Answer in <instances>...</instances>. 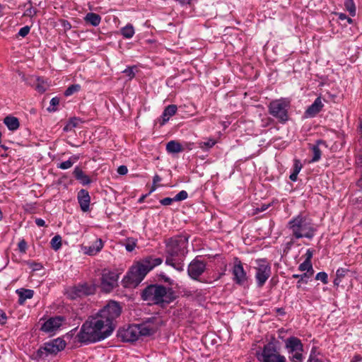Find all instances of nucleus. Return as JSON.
Listing matches in <instances>:
<instances>
[{"label":"nucleus","mask_w":362,"mask_h":362,"mask_svg":"<svg viewBox=\"0 0 362 362\" xmlns=\"http://www.w3.org/2000/svg\"><path fill=\"white\" fill-rule=\"evenodd\" d=\"M47 86H47V83L43 79H42L40 78H37V82L35 84V90L37 92H39L40 93L45 92V90L47 88Z\"/></svg>","instance_id":"nucleus-34"},{"label":"nucleus","mask_w":362,"mask_h":362,"mask_svg":"<svg viewBox=\"0 0 362 362\" xmlns=\"http://www.w3.org/2000/svg\"><path fill=\"white\" fill-rule=\"evenodd\" d=\"M84 21L86 23L96 27L100 23L101 17L97 13L90 12L85 16Z\"/></svg>","instance_id":"nucleus-24"},{"label":"nucleus","mask_w":362,"mask_h":362,"mask_svg":"<svg viewBox=\"0 0 362 362\" xmlns=\"http://www.w3.org/2000/svg\"><path fill=\"white\" fill-rule=\"evenodd\" d=\"M298 270L301 272L306 271L308 274L312 276L314 273V269L311 263V261L305 260L303 263H301L298 267Z\"/></svg>","instance_id":"nucleus-32"},{"label":"nucleus","mask_w":362,"mask_h":362,"mask_svg":"<svg viewBox=\"0 0 362 362\" xmlns=\"http://www.w3.org/2000/svg\"><path fill=\"white\" fill-rule=\"evenodd\" d=\"M188 238L177 235L165 240V261L168 266L176 271H184V261L187 253Z\"/></svg>","instance_id":"nucleus-2"},{"label":"nucleus","mask_w":362,"mask_h":362,"mask_svg":"<svg viewBox=\"0 0 362 362\" xmlns=\"http://www.w3.org/2000/svg\"><path fill=\"white\" fill-rule=\"evenodd\" d=\"M356 163L362 167V154L359 155L356 160Z\"/></svg>","instance_id":"nucleus-63"},{"label":"nucleus","mask_w":362,"mask_h":362,"mask_svg":"<svg viewBox=\"0 0 362 362\" xmlns=\"http://www.w3.org/2000/svg\"><path fill=\"white\" fill-rule=\"evenodd\" d=\"M177 108L175 105H170L167 106L163 113H175Z\"/></svg>","instance_id":"nucleus-45"},{"label":"nucleus","mask_w":362,"mask_h":362,"mask_svg":"<svg viewBox=\"0 0 362 362\" xmlns=\"http://www.w3.org/2000/svg\"><path fill=\"white\" fill-rule=\"evenodd\" d=\"M29 4H30V6L25 10L24 15L27 16H33L36 13V11L31 6V3L29 2Z\"/></svg>","instance_id":"nucleus-48"},{"label":"nucleus","mask_w":362,"mask_h":362,"mask_svg":"<svg viewBox=\"0 0 362 362\" xmlns=\"http://www.w3.org/2000/svg\"><path fill=\"white\" fill-rule=\"evenodd\" d=\"M160 277L165 283H168L170 285H172L173 284V281L170 277L167 276L165 274H161Z\"/></svg>","instance_id":"nucleus-51"},{"label":"nucleus","mask_w":362,"mask_h":362,"mask_svg":"<svg viewBox=\"0 0 362 362\" xmlns=\"http://www.w3.org/2000/svg\"><path fill=\"white\" fill-rule=\"evenodd\" d=\"M361 361H362V356L359 354L355 355L351 361V362H361Z\"/></svg>","instance_id":"nucleus-56"},{"label":"nucleus","mask_w":362,"mask_h":362,"mask_svg":"<svg viewBox=\"0 0 362 362\" xmlns=\"http://www.w3.org/2000/svg\"><path fill=\"white\" fill-rule=\"evenodd\" d=\"M216 144V140L209 138L206 141H199L198 143V146L201 149L204 151H208L211 148Z\"/></svg>","instance_id":"nucleus-30"},{"label":"nucleus","mask_w":362,"mask_h":362,"mask_svg":"<svg viewBox=\"0 0 362 362\" xmlns=\"http://www.w3.org/2000/svg\"><path fill=\"white\" fill-rule=\"evenodd\" d=\"M320 145L327 146L325 144V142L324 141H322V140L317 141L316 145H314L312 148L313 156V158H312L310 162H313V163L317 162L320 159L321 155H322L321 150L320 149V147H319Z\"/></svg>","instance_id":"nucleus-26"},{"label":"nucleus","mask_w":362,"mask_h":362,"mask_svg":"<svg viewBox=\"0 0 362 362\" xmlns=\"http://www.w3.org/2000/svg\"><path fill=\"white\" fill-rule=\"evenodd\" d=\"M136 247V243H127L125 246L126 247V250L128 251V252H132L134 250Z\"/></svg>","instance_id":"nucleus-53"},{"label":"nucleus","mask_w":362,"mask_h":362,"mask_svg":"<svg viewBox=\"0 0 362 362\" xmlns=\"http://www.w3.org/2000/svg\"><path fill=\"white\" fill-rule=\"evenodd\" d=\"M137 327L140 332V337H149L158 329V323L155 322V318H149L144 322L138 324Z\"/></svg>","instance_id":"nucleus-14"},{"label":"nucleus","mask_w":362,"mask_h":362,"mask_svg":"<svg viewBox=\"0 0 362 362\" xmlns=\"http://www.w3.org/2000/svg\"><path fill=\"white\" fill-rule=\"evenodd\" d=\"M81 90V86L78 84H73L67 88L64 92L66 96H70Z\"/></svg>","instance_id":"nucleus-36"},{"label":"nucleus","mask_w":362,"mask_h":362,"mask_svg":"<svg viewBox=\"0 0 362 362\" xmlns=\"http://www.w3.org/2000/svg\"><path fill=\"white\" fill-rule=\"evenodd\" d=\"M288 228L291 230L293 235L297 239L302 238L312 239L315 233V229L311 220L301 214L289 221Z\"/></svg>","instance_id":"nucleus-5"},{"label":"nucleus","mask_w":362,"mask_h":362,"mask_svg":"<svg viewBox=\"0 0 362 362\" xmlns=\"http://www.w3.org/2000/svg\"><path fill=\"white\" fill-rule=\"evenodd\" d=\"M173 202H175L174 197L173 198L166 197V198L161 199L160 201V203L163 206H168V205H170Z\"/></svg>","instance_id":"nucleus-47"},{"label":"nucleus","mask_w":362,"mask_h":362,"mask_svg":"<svg viewBox=\"0 0 362 362\" xmlns=\"http://www.w3.org/2000/svg\"><path fill=\"white\" fill-rule=\"evenodd\" d=\"M123 72L130 78H133L134 76V72L132 68H127Z\"/></svg>","instance_id":"nucleus-52"},{"label":"nucleus","mask_w":362,"mask_h":362,"mask_svg":"<svg viewBox=\"0 0 362 362\" xmlns=\"http://www.w3.org/2000/svg\"><path fill=\"white\" fill-rule=\"evenodd\" d=\"M73 173L76 179L83 185H87L91 182L90 177L86 175L80 168L76 167Z\"/></svg>","instance_id":"nucleus-22"},{"label":"nucleus","mask_w":362,"mask_h":362,"mask_svg":"<svg viewBox=\"0 0 362 362\" xmlns=\"http://www.w3.org/2000/svg\"><path fill=\"white\" fill-rule=\"evenodd\" d=\"M260 116H263V117H262V121H264V120H265V119H267V122H266V124H265L264 125H265V126L269 125V122H270V119L267 117V114H264V115H260Z\"/></svg>","instance_id":"nucleus-60"},{"label":"nucleus","mask_w":362,"mask_h":362,"mask_svg":"<svg viewBox=\"0 0 362 362\" xmlns=\"http://www.w3.org/2000/svg\"><path fill=\"white\" fill-rule=\"evenodd\" d=\"M51 247L55 251L58 250L62 246V238L57 235L53 237L50 242Z\"/></svg>","instance_id":"nucleus-35"},{"label":"nucleus","mask_w":362,"mask_h":362,"mask_svg":"<svg viewBox=\"0 0 362 362\" xmlns=\"http://www.w3.org/2000/svg\"><path fill=\"white\" fill-rule=\"evenodd\" d=\"M35 222V224L39 227H42L45 226V221L42 218H36Z\"/></svg>","instance_id":"nucleus-54"},{"label":"nucleus","mask_w":362,"mask_h":362,"mask_svg":"<svg viewBox=\"0 0 362 362\" xmlns=\"http://www.w3.org/2000/svg\"><path fill=\"white\" fill-rule=\"evenodd\" d=\"M6 320V316L5 313H3L0 315V322L1 324H5Z\"/></svg>","instance_id":"nucleus-59"},{"label":"nucleus","mask_w":362,"mask_h":362,"mask_svg":"<svg viewBox=\"0 0 362 362\" xmlns=\"http://www.w3.org/2000/svg\"><path fill=\"white\" fill-rule=\"evenodd\" d=\"M128 172V170H127V166L125 165H120L118 168H117V173L121 175H126Z\"/></svg>","instance_id":"nucleus-49"},{"label":"nucleus","mask_w":362,"mask_h":362,"mask_svg":"<svg viewBox=\"0 0 362 362\" xmlns=\"http://www.w3.org/2000/svg\"><path fill=\"white\" fill-rule=\"evenodd\" d=\"M305 255L306 259L305 260L311 261V258L313 257V251L310 249L307 250Z\"/></svg>","instance_id":"nucleus-55"},{"label":"nucleus","mask_w":362,"mask_h":362,"mask_svg":"<svg viewBox=\"0 0 362 362\" xmlns=\"http://www.w3.org/2000/svg\"><path fill=\"white\" fill-rule=\"evenodd\" d=\"M302 167H303L302 164L299 160H297V159L294 160L293 173H296V174L298 175V173H300V171L302 169Z\"/></svg>","instance_id":"nucleus-40"},{"label":"nucleus","mask_w":362,"mask_h":362,"mask_svg":"<svg viewBox=\"0 0 362 362\" xmlns=\"http://www.w3.org/2000/svg\"><path fill=\"white\" fill-rule=\"evenodd\" d=\"M64 320V318L61 316L50 317L43 323L41 330L46 333L55 332L62 326Z\"/></svg>","instance_id":"nucleus-16"},{"label":"nucleus","mask_w":362,"mask_h":362,"mask_svg":"<svg viewBox=\"0 0 362 362\" xmlns=\"http://www.w3.org/2000/svg\"><path fill=\"white\" fill-rule=\"evenodd\" d=\"M139 333L137 325H132L122 332L121 336L124 341H135L141 337Z\"/></svg>","instance_id":"nucleus-17"},{"label":"nucleus","mask_w":362,"mask_h":362,"mask_svg":"<svg viewBox=\"0 0 362 362\" xmlns=\"http://www.w3.org/2000/svg\"><path fill=\"white\" fill-rule=\"evenodd\" d=\"M85 122V120L79 117H72L67 122L66 124L64 127V132H69L73 130L74 128H81L82 124Z\"/></svg>","instance_id":"nucleus-20"},{"label":"nucleus","mask_w":362,"mask_h":362,"mask_svg":"<svg viewBox=\"0 0 362 362\" xmlns=\"http://www.w3.org/2000/svg\"><path fill=\"white\" fill-rule=\"evenodd\" d=\"M290 105L291 101L288 98L275 100L270 103V113H287Z\"/></svg>","instance_id":"nucleus-15"},{"label":"nucleus","mask_w":362,"mask_h":362,"mask_svg":"<svg viewBox=\"0 0 362 362\" xmlns=\"http://www.w3.org/2000/svg\"><path fill=\"white\" fill-rule=\"evenodd\" d=\"M183 150L181 144L177 141L172 140L166 144V151L169 153H178L183 151Z\"/></svg>","instance_id":"nucleus-25"},{"label":"nucleus","mask_w":362,"mask_h":362,"mask_svg":"<svg viewBox=\"0 0 362 362\" xmlns=\"http://www.w3.org/2000/svg\"><path fill=\"white\" fill-rule=\"evenodd\" d=\"M28 264L33 269V271H38L42 268V266L40 263H37L35 262H28Z\"/></svg>","instance_id":"nucleus-42"},{"label":"nucleus","mask_w":362,"mask_h":362,"mask_svg":"<svg viewBox=\"0 0 362 362\" xmlns=\"http://www.w3.org/2000/svg\"><path fill=\"white\" fill-rule=\"evenodd\" d=\"M30 26H28V25L24 26L19 30V31L18 33V35L21 36L22 37H25L30 33Z\"/></svg>","instance_id":"nucleus-41"},{"label":"nucleus","mask_w":362,"mask_h":362,"mask_svg":"<svg viewBox=\"0 0 362 362\" xmlns=\"http://www.w3.org/2000/svg\"><path fill=\"white\" fill-rule=\"evenodd\" d=\"M119 275L111 271L104 272L101 279V287L105 292L111 291L117 285Z\"/></svg>","instance_id":"nucleus-13"},{"label":"nucleus","mask_w":362,"mask_h":362,"mask_svg":"<svg viewBox=\"0 0 362 362\" xmlns=\"http://www.w3.org/2000/svg\"><path fill=\"white\" fill-rule=\"evenodd\" d=\"M4 123L10 131H16L19 128L20 123L17 117L13 116H7L4 119Z\"/></svg>","instance_id":"nucleus-23"},{"label":"nucleus","mask_w":362,"mask_h":362,"mask_svg":"<svg viewBox=\"0 0 362 362\" xmlns=\"http://www.w3.org/2000/svg\"><path fill=\"white\" fill-rule=\"evenodd\" d=\"M103 247V242L100 238L96 239L90 245L83 247L85 254L90 256L98 254Z\"/></svg>","instance_id":"nucleus-19"},{"label":"nucleus","mask_w":362,"mask_h":362,"mask_svg":"<svg viewBox=\"0 0 362 362\" xmlns=\"http://www.w3.org/2000/svg\"><path fill=\"white\" fill-rule=\"evenodd\" d=\"M336 16H337L339 19H340L341 21H344L348 17L345 13H337Z\"/></svg>","instance_id":"nucleus-57"},{"label":"nucleus","mask_w":362,"mask_h":362,"mask_svg":"<svg viewBox=\"0 0 362 362\" xmlns=\"http://www.w3.org/2000/svg\"><path fill=\"white\" fill-rule=\"evenodd\" d=\"M160 180H161V178L159 175H154V177L153 178V184H156V183L160 182Z\"/></svg>","instance_id":"nucleus-61"},{"label":"nucleus","mask_w":362,"mask_h":362,"mask_svg":"<svg viewBox=\"0 0 362 362\" xmlns=\"http://www.w3.org/2000/svg\"><path fill=\"white\" fill-rule=\"evenodd\" d=\"M59 103V99L57 97L55 98H53L51 100H50V105L49 107H47V110L49 111V112H54L57 110V109L55 108V107L57 105H58Z\"/></svg>","instance_id":"nucleus-39"},{"label":"nucleus","mask_w":362,"mask_h":362,"mask_svg":"<svg viewBox=\"0 0 362 362\" xmlns=\"http://www.w3.org/2000/svg\"><path fill=\"white\" fill-rule=\"evenodd\" d=\"M323 106L322 100L320 98L315 99L314 103L308 107L305 113H317L319 112Z\"/></svg>","instance_id":"nucleus-27"},{"label":"nucleus","mask_w":362,"mask_h":362,"mask_svg":"<svg viewBox=\"0 0 362 362\" xmlns=\"http://www.w3.org/2000/svg\"><path fill=\"white\" fill-rule=\"evenodd\" d=\"M344 6L346 9L351 16L354 17L356 16V9L355 4L353 0H346V1L344 2Z\"/></svg>","instance_id":"nucleus-33"},{"label":"nucleus","mask_w":362,"mask_h":362,"mask_svg":"<svg viewBox=\"0 0 362 362\" xmlns=\"http://www.w3.org/2000/svg\"><path fill=\"white\" fill-rule=\"evenodd\" d=\"M310 274L308 273H303L302 274H293L292 277L294 279H298V281L296 284V287L300 288L301 287L302 284H308L309 279L310 277Z\"/></svg>","instance_id":"nucleus-28"},{"label":"nucleus","mask_w":362,"mask_h":362,"mask_svg":"<svg viewBox=\"0 0 362 362\" xmlns=\"http://www.w3.org/2000/svg\"><path fill=\"white\" fill-rule=\"evenodd\" d=\"M278 118L281 122H285L288 119V115H273Z\"/></svg>","instance_id":"nucleus-50"},{"label":"nucleus","mask_w":362,"mask_h":362,"mask_svg":"<svg viewBox=\"0 0 362 362\" xmlns=\"http://www.w3.org/2000/svg\"><path fill=\"white\" fill-rule=\"evenodd\" d=\"M66 346V342L62 338H57L45 342L37 351L36 358H45L49 355H56Z\"/></svg>","instance_id":"nucleus-7"},{"label":"nucleus","mask_w":362,"mask_h":362,"mask_svg":"<svg viewBox=\"0 0 362 362\" xmlns=\"http://www.w3.org/2000/svg\"><path fill=\"white\" fill-rule=\"evenodd\" d=\"M255 279L258 287H262L272 274V268L269 262L264 259L256 260Z\"/></svg>","instance_id":"nucleus-8"},{"label":"nucleus","mask_w":362,"mask_h":362,"mask_svg":"<svg viewBox=\"0 0 362 362\" xmlns=\"http://www.w3.org/2000/svg\"><path fill=\"white\" fill-rule=\"evenodd\" d=\"M308 362H322V361L317 358L312 357V356H310Z\"/></svg>","instance_id":"nucleus-62"},{"label":"nucleus","mask_w":362,"mask_h":362,"mask_svg":"<svg viewBox=\"0 0 362 362\" xmlns=\"http://www.w3.org/2000/svg\"><path fill=\"white\" fill-rule=\"evenodd\" d=\"M95 291V288L93 284L83 283L67 288L66 295L70 299L74 300L93 294Z\"/></svg>","instance_id":"nucleus-9"},{"label":"nucleus","mask_w":362,"mask_h":362,"mask_svg":"<svg viewBox=\"0 0 362 362\" xmlns=\"http://www.w3.org/2000/svg\"><path fill=\"white\" fill-rule=\"evenodd\" d=\"M78 156H72L69 160L59 163L57 165V167L62 170L69 169L74 165V163H76L78 160Z\"/></svg>","instance_id":"nucleus-31"},{"label":"nucleus","mask_w":362,"mask_h":362,"mask_svg":"<svg viewBox=\"0 0 362 362\" xmlns=\"http://www.w3.org/2000/svg\"><path fill=\"white\" fill-rule=\"evenodd\" d=\"M188 197V194L185 190H182L174 197L175 202L185 200Z\"/></svg>","instance_id":"nucleus-38"},{"label":"nucleus","mask_w":362,"mask_h":362,"mask_svg":"<svg viewBox=\"0 0 362 362\" xmlns=\"http://www.w3.org/2000/svg\"><path fill=\"white\" fill-rule=\"evenodd\" d=\"M205 269L206 264L196 257L188 265L187 273L191 279L199 281V276L204 272Z\"/></svg>","instance_id":"nucleus-12"},{"label":"nucleus","mask_w":362,"mask_h":362,"mask_svg":"<svg viewBox=\"0 0 362 362\" xmlns=\"http://www.w3.org/2000/svg\"><path fill=\"white\" fill-rule=\"evenodd\" d=\"M285 348L288 351L289 360L291 362H303L304 357L303 344L296 337H290L285 341Z\"/></svg>","instance_id":"nucleus-6"},{"label":"nucleus","mask_w":362,"mask_h":362,"mask_svg":"<svg viewBox=\"0 0 362 362\" xmlns=\"http://www.w3.org/2000/svg\"><path fill=\"white\" fill-rule=\"evenodd\" d=\"M233 281L238 285H243L247 280V274L243 268V264L239 258L235 257L232 268Z\"/></svg>","instance_id":"nucleus-11"},{"label":"nucleus","mask_w":362,"mask_h":362,"mask_svg":"<svg viewBox=\"0 0 362 362\" xmlns=\"http://www.w3.org/2000/svg\"><path fill=\"white\" fill-rule=\"evenodd\" d=\"M347 272L348 270L346 269L339 268L336 272V276H337V278L341 279L346 275Z\"/></svg>","instance_id":"nucleus-46"},{"label":"nucleus","mask_w":362,"mask_h":362,"mask_svg":"<svg viewBox=\"0 0 362 362\" xmlns=\"http://www.w3.org/2000/svg\"><path fill=\"white\" fill-rule=\"evenodd\" d=\"M289 178L291 181L293 182H296L297 180V178H298V175L296 174V173H291L289 176Z\"/></svg>","instance_id":"nucleus-58"},{"label":"nucleus","mask_w":362,"mask_h":362,"mask_svg":"<svg viewBox=\"0 0 362 362\" xmlns=\"http://www.w3.org/2000/svg\"><path fill=\"white\" fill-rule=\"evenodd\" d=\"M121 312L122 308L118 303L110 301L81 325L75 337L76 341L81 344H89L109 337L115 328V320Z\"/></svg>","instance_id":"nucleus-1"},{"label":"nucleus","mask_w":362,"mask_h":362,"mask_svg":"<svg viewBox=\"0 0 362 362\" xmlns=\"http://www.w3.org/2000/svg\"><path fill=\"white\" fill-rule=\"evenodd\" d=\"M77 199L81 209L83 212H87L90 209V197L86 189H82L78 192Z\"/></svg>","instance_id":"nucleus-18"},{"label":"nucleus","mask_w":362,"mask_h":362,"mask_svg":"<svg viewBox=\"0 0 362 362\" xmlns=\"http://www.w3.org/2000/svg\"><path fill=\"white\" fill-rule=\"evenodd\" d=\"M121 34L124 38L130 39L132 38L134 35V28L132 25L127 24L126 26L122 28L120 30Z\"/></svg>","instance_id":"nucleus-29"},{"label":"nucleus","mask_w":362,"mask_h":362,"mask_svg":"<svg viewBox=\"0 0 362 362\" xmlns=\"http://www.w3.org/2000/svg\"><path fill=\"white\" fill-rule=\"evenodd\" d=\"M315 279L321 281L324 284H328V275L325 272H318L315 276Z\"/></svg>","instance_id":"nucleus-37"},{"label":"nucleus","mask_w":362,"mask_h":362,"mask_svg":"<svg viewBox=\"0 0 362 362\" xmlns=\"http://www.w3.org/2000/svg\"><path fill=\"white\" fill-rule=\"evenodd\" d=\"M18 247L21 252L25 253L27 249V243L23 239L18 243Z\"/></svg>","instance_id":"nucleus-43"},{"label":"nucleus","mask_w":362,"mask_h":362,"mask_svg":"<svg viewBox=\"0 0 362 362\" xmlns=\"http://www.w3.org/2000/svg\"><path fill=\"white\" fill-rule=\"evenodd\" d=\"M170 115H163L161 119H158L156 121V124H157L158 122H160V126L164 125L166 122H168L170 119Z\"/></svg>","instance_id":"nucleus-44"},{"label":"nucleus","mask_w":362,"mask_h":362,"mask_svg":"<svg viewBox=\"0 0 362 362\" xmlns=\"http://www.w3.org/2000/svg\"><path fill=\"white\" fill-rule=\"evenodd\" d=\"M142 299L156 305L169 304L175 299L174 293L171 288H167L161 285H150L141 293Z\"/></svg>","instance_id":"nucleus-4"},{"label":"nucleus","mask_w":362,"mask_h":362,"mask_svg":"<svg viewBox=\"0 0 362 362\" xmlns=\"http://www.w3.org/2000/svg\"><path fill=\"white\" fill-rule=\"evenodd\" d=\"M191 1L192 0H178V1L182 5L189 4L191 3Z\"/></svg>","instance_id":"nucleus-64"},{"label":"nucleus","mask_w":362,"mask_h":362,"mask_svg":"<svg viewBox=\"0 0 362 362\" xmlns=\"http://www.w3.org/2000/svg\"><path fill=\"white\" fill-rule=\"evenodd\" d=\"M163 259L148 256L133 264L123 279L125 287H136L146 275L156 266L161 264Z\"/></svg>","instance_id":"nucleus-3"},{"label":"nucleus","mask_w":362,"mask_h":362,"mask_svg":"<svg viewBox=\"0 0 362 362\" xmlns=\"http://www.w3.org/2000/svg\"><path fill=\"white\" fill-rule=\"evenodd\" d=\"M262 362H286L284 356L279 354L273 345L268 344L264 346L262 354Z\"/></svg>","instance_id":"nucleus-10"},{"label":"nucleus","mask_w":362,"mask_h":362,"mask_svg":"<svg viewBox=\"0 0 362 362\" xmlns=\"http://www.w3.org/2000/svg\"><path fill=\"white\" fill-rule=\"evenodd\" d=\"M16 293L18 295V303L23 305L26 300L31 299L34 295V291L26 288H19L16 290Z\"/></svg>","instance_id":"nucleus-21"}]
</instances>
